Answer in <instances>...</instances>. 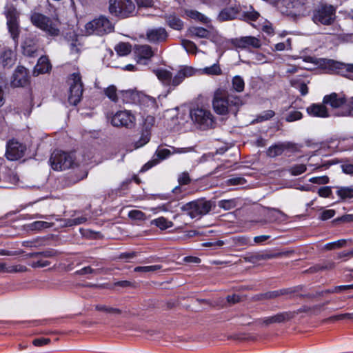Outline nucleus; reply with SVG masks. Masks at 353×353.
Returning a JSON list of instances; mask_svg holds the SVG:
<instances>
[{"label":"nucleus","instance_id":"7ed1b4c3","mask_svg":"<svg viewBox=\"0 0 353 353\" xmlns=\"http://www.w3.org/2000/svg\"><path fill=\"white\" fill-rule=\"evenodd\" d=\"M240 103L239 97L230 96L225 89L219 88L214 92L212 105L217 114H226L229 111L234 112L233 106H238Z\"/></svg>","mask_w":353,"mask_h":353},{"label":"nucleus","instance_id":"e433bc0d","mask_svg":"<svg viewBox=\"0 0 353 353\" xmlns=\"http://www.w3.org/2000/svg\"><path fill=\"white\" fill-rule=\"evenodd\" d=\"M115 50L119 56H125L131 51V46L127 43H120L115 46Z\"/></svg>","mask_w":353,"mask_h":353},{"label":"nucleus","instance_id":"864d4df0","mask_svg":"<svg viewBox=\"0 0 353 353\" xmlns=\"http://www.w3.org/2000/svg\"><path fill=\"white\" fill-rule=\"evenodd\" d=\"M172 148L170 149L163 148L159 149L157 151V157L161 159H165L171 154H172Z\"/></svg>","mask_w":353,"mask_h":353},{"label":"nucleus","instance_id":"a878e982","mask_svg":"<svg viewBox=\"0 0 353 353\" xmlns=\"http://www.w3.org/2000/svg\"><path fill=\"white\" fill-rule=\"evenodd\" d=\"M155 74L163 83L172 85V75L170 71L161 69L157 70Z\"/></svg>","mask_w":353,"mask_h":353},{"label":"nucleus","instance_id":"79ce46f5","mask_svg":"<svg viewBox=\"0 0 353 353\" xmlns=\"http://www.w3.org/2000/svg\"><path fill=\"white\" fill-rule=\"evenodd\" d=\"M303 117L301 112L298 110L290 111L285 116V120L288 122H293L295 121L300 120Z\"/></svg>","mask_w":353,"mask_h":353},{"label":"nucleus","instance_id":"bb28decb","mask_svg":"<svg viewBox=\"0 0 353 353\" xmlns=\"http://www.w3.org/2000/svg\"><path fill=\"white\" fill-rule=\"evenodd\" d=\"M290 318L288 314L281 313L277 314L274 316H268L263 319V323L268 325L274 323H281Z\"/></svg>","mask_w":353,"mask_h":353},{"label":"nucleus","instance_id":"2f4dec72","mask_svg":"<svg viewBox=\"0 0 353 353\" xmlns=\"http://www.w3.org/2000/svg\"><path fill=\"white\" fill-rule=\"evenodd\" d=\"M232 90L237 92H241L245 88V82L243 79L239 75L234 77L232 79Z\"/></svg>","mask_w":353,"mask_h":353},{"label":"nucleus","instance_id":"c9c22d12","mask_svg":"<svg viewBox=\"0 0 353 353\" xmlns=\"http://www.w3.org/2000/svg\"><path fill=\"white\" fill-rule=\"evenodd\" d=\"M237 205L235 199L221 200L218 202V206L225 210H229L234 208Z\"/></svg>","mask_w":353,"mask_h":353},{"label":"nucleus","instance_id":"338daca9","mask_svg":"<svg viewBox=\"0 0 353 353\" xmlns=\"http://www.w3.org/2000/svg\"><path fill=\"white\" fill-rule=\"evenodd\" d=\"M49 342H50V339H49L39 338V339H34L33 341V344L35 346H42V345H44L46 344H48Z\"/></svg>","mask_w":353,"mask_h":353},{"label":"nucleus","instance_id":"9d476101","mask_svg":"<svg viewBox=\"0 0 353 353\" xmlns=\"http://www.w3.org/2000/svg\"><path fill=\"white\" fill-rule=\"evenodd\" d=\"M73 155L61 151H54L50 161L52 168L54 170H63L72 167Z\"/></svg>","mask_w":353,"mask_h":353},{"label":"nucleus","instance_id":"c756f323","mask_svg":"<svg viewBox=\"0 0 353 353\" xmlns=\"http://www.w3.org/2000/svg\"><path fill=\"white\" fill-rule=\"evenodd\" d=\"M336 194L343 200L353 198V189L350 187H337Z\"/></svg>","mask_w":353,"mask_h":353},{"label":"nucleus","instance_id":"1a4fd4ad","mask_svg":"<svg viewBox=\"0 0 353 353\" xmlns=\"http://www.w3.org/2000/svg\"><path fill=\"white\" fill-rule=\"evenodd\" d=\"M6 17L7 19V28L10 37L17 46L18 39L21 32L19 22V14L15 8H9L6 11Z\"/></svg>","mask_w":353,"mask_h":353},{"label":"nucleus","instance_id":"ea45409f","mask_svg":"<svg viewBox=\"0 0 353 353\" xmlns=\"http://www.w3.org/2000/svg\"><path fill=\"white\" fill-rule=\"evenodd\" d=\"M235 14L236 12L233 9H225L219 13V19L220 21L230 20L234 17Z\"/></svg>","mask_w":353,"mask_h":353},{"label":"nucleus","instance_id":"a19ab883","mask_svg":"<svg viewBox=\"0 0 353 353\" xmlns=\"http://www.w3.org/2000/svg\"><path fill=\"white\" fill-rule=\"evenodd\" d=\"M168 25L173 29L181 30L183 27V22L174 16H170L168 19Z\"/></svg>","mask_w":353,"mask_h":353},{"label":"nucleus","instance_id":"4be33fe9","mask_svg":"<svg viewBox=\"0 0 353 353\" xmlns=\"http://www.w3.org/2000/svg\"><path fill=\"white\" fill-rule=\"evenodd\" d=\"M147 37L150 41L157 42L164 41L167 37V33L163 28L151 29L147 32Z\"/></svg>","mask_w":353,"mask_h":353},{"label":"nucleus","instance_id":"6e6552de","mask_svg":"<svg viewBox=\"0 0 353 353\" xmlns=\"http://www.w3.org/2000/svg\"><path fill=\"white\" fill-rule=\"evenodd\" d=\"M211 203L206 201H196L183 205L181 210L187 212L192 219L199 218L211 210Z\"/></svg>","mask_w":353,"mask_h":353},{"label":"nucleus","instance_id":"c03bdc74","mask_svg":"<svg viewBox=\"0 0 353 353\" xmlns=\"http://www.w3.org/2000/svg\"><path fill=\"white\" fill-rule=\"evenodd\" d=\"M52 226V224L47 221H34L30 224V227L31 230H40L45 228H48Z\"/></svg>","mask_w":353,"mask_h":353},{"label":"nucleus","instance_id":"49530a36","mask_svg":"<svg viewBox=\"0 0 353 353\" xmlns=\"http://www.w3.org/2000/svg\"><path fill=\"white\" fill-rule=\"evenodd\" d=\"M306 170V166L304 164H297L290 168V171L292 175L296 176L303 173Z\"/></svg>","mask_w":353,"mask_h":353},{"label":"nucleus","instance_id":"bf43d9fd","mask_svg":"<svg viewBox=\"0 0 353 353\" xmlns=\"http://www.w3.org/2000/svg\"><path fill=\"white\" fill-rule=\"evenodd\" d=\"M335 215V211L334 210H325L321 215L322 220H327L332 218Z\"/></svg>","mask_w":353,"mask_h":353},{"label":"nucleus","instance_id":"a211bd4d","mask_svg":"<svg viewBox=\"0 0 353 353\" xmlns=\"http://www.w3.org/2000/svg\"><path fill=\"white\" fill-rule=\"evenodd\" d=\"M134 54L138 63L146 64V61L153 56V52L149 46H137Z\"/></svg>","mask_w":353,"mask_h":353},{"label":"nucleus","instance_id":"8fccbe9b","mask_svg":"<svg viewBox=\"0 0 353 353\" xmlns=\"http://www.w3.org/2000/svg\"><path fill=\"white\" fill-rule=\"evenodd\" d=\"M160 268L159 265L139 266L134 268V271L137 272H154Z\"/></svg>","mask_w":353,"mask_h":353},{"label":"nucleus","instance_id":"4c0bfd02","mask_svg":"<svg viewBox=\"0 0 353 353\" xmlns=\"http://www.w3.org/2000/svg\"><path fill=\"white\" fill-rule=\"evenodd\" d=\"M192 35L200 38H208L210 36V32L201 27H194L190 29Z\"/></svg>","mask_w":353,"mask_h":353},{"label":"nucleus","instance_id":"680f3d73","mask_svg":"<svg viewBox=\"0 0 353 353\" xmlns=\"http://www.w3.org/2000/svg\"><path fill=\"white\" fill-rule=\"evenodd\" d=\"M274 116V112L271 110L263 112L259 117L260 121L268 120Z\"/></svg>","mask_w":353,"mask_h":353},{"label":"nucleus","instance_id":"473e14b6","mask_svg":"<svg viewBox=\"0 0 353 353\" xmlns=\"http://www.w3.org/2000/svg\"><path fill=\"white\" fill-rule=\"evenodd\" d=\"M286 148L287 145L285 143L274 145L268 149L267 152L268 155L270 157H274L276 156L280 155Z\"/></svg>","mask_w":353,"mask_h":353},{"label":"nucleus","instance_id":"774afa93","mask_svg":"<svg viewBox=\"0 0 353 353\" xmlns=\"http://www.w3.org/2000/svg\"><path fill=\"white\" fill-rule=\"evenodd\" d=\"M137 4L140 7H152L154 4L152 0H139Z\"/></svg>","mask_w":353,"mask_h":353},{"label":"nucleus","instance_id":"09e8293b","mask_svg":"<svg viewBox=\"0 0 353 353\" xmlns=\"http://www.w3.org/2000/svg\"><path fill=\"white\" fill-rule=\"evenodd\" d=\"M291 49V39H288L285 42L278 43L274 46V50L276 51H283L284 50Z\"/></svg>","mask_w":353,"mask_h":353},{"label":"nucleus","instance_id":"0e129e2a","mask_svg":"<svg viewBox=\"0 0 353 353\" xmlns=\"http://www.w3.org/2000/svg\"><path fill=\"white\" fill-rule=\"evenodd\" d=\"M352 288H353V284H352V285H340V286L335 287L334 289L332 290V291H330V292L338 293V292H340L341 291L350 290V289H352Z\"/></svg>","mask_w":353,"mask_h":353},{"label":"nucleus","instance_id":"b1692460","mask_svg":"<svg viewBox=\"0 0 353 353\" xmlns=\"http://www.w3.org/2000/svg\"><path fill=\"white\" fill-rule=\"evenodd\" d=\"M1 61L4 67L10 68L14 64L16 56L11 50H6L1 54Z\"/></svg>","mask_w":353,"mask_h":353},{"label":"nucleus","instance_id":"412c9836","mask_svg":"<svg viewBox=\"0 0 353 353\" xmlns=\"http://www.w3.org/2000/svg\"><path fill=\"white\" fill-rule=\"evenodd\" d=\"M50 70L51 65L48 57H41L34 68L33 74L37 76L40 74L48 72Z\"/></svg>","mask_w":353,"mask_h":353},{"label":"nucleus","instance_id":"0eeeda50","mask_svg":"<svg viewBox=\"0 0 353 353\" xmlns=\"http://www.w3.org/2000/svg\"><path fill=\"white\" fill-rule=\"evenodd\" d=\"M135 10L132 0H110L109 10L116 17L125 18L130 16Z\"/></svg>","mask_w":353,"mask_h":353},{"label":"nucleus","instance_id":"de8ad7c7","mask_svg":"<svg viewBox=\"0 0 353 353\" xmlns=\"http://www.w3.org/2000/svg\"><path fill=\"white\" fill-rule=\"evenodd\" d=\"M128 216L130 219H136V220H145L146 219L145 214L137 210H133L129 212Z\"/></svg>","mask_w":353,"mask_h":353},{"label":"nucleus","instance_id":"4d7b16f0","mask_svg":"<svg viewBox=\"0 0 353 353\" xmlns=\"http://www.w3.org/2000/svg\"><path fill=\"white\" fill-rule=\"evenodd\" d=\"M193 151V148L192 147H187V148H175L172 147V154H183V153H188Z\"/></svg>","mask_w":353,"mask_h":353},{"label":"nucleus","instance_id":"37998d69","mask_svg":"<svg viewBox=\"0 0 353 353\" xmlns=\"http://www.w3.org/2000/svg\"><path fill=\"white\" fill-rule=\"evenodd\" d=\"M105 95L112 101H118L117 88L114 85H110L105 90Z\"/></svg>","mask_w":353,"mask_h":353},{"label":"nucleus","instance_id":"e2e57ef3","mask_svg":"<svg viewBox=\"0 0 353 353\" xmlns=\"http://www.w3.org/2000/svg\"><path fill=\"white\" fill-rule=\"evenodd\" d=\"M341 168L344 173L353 175V163H344L341 165Z\"/></svg>","mask_w":353,"mask_h":353},{"label":"nucleus","instance_id":"ddd939ff","mask_svg":"<svg viewBox=\"0 0 353 353\" xmlns=\"http://www.w3.org/2000/svg\"><path fill=\"white\" fill-rule=\"evenodd\" d=\"M135 116L128 110L117 112L111 119V123L116 127L131 128L135 123Z\"/></svg>","mask_w":353,"mask_h":353},{"label":"nucleus","instance_id":"20e7f679","mask_svg":"<svg viewBox=\"0 0 353 353\" xmlns=\"http://www.w3.org/2000/svg\"><path fill=\"white\" fill-rule=\"evenodd\" d=\"M32 23L48 36L57 37L60 34L61 22L58 17H48L42 14L34 12L31 14Z\"/></svg>","mask_w":353,"mask_h":353},{"label":"nucleus","instance_id":"f03ea898","mask_svg":"<svg viewBox=\"0 0 353 353\" xmlns=\"http://www.w3.org/2000/svg\"><path fill=\"white\" fill-rule=\"evenodd\" d=\"M323 103L331 107L336 116L353 117V97L346 98L333 92L323 97Z\"/></svg>","mask_w":353,"mask_h":353},{"label":"nucleus","instance_id":"3c124183","mask_svg":"<svg viewBox=\"0 0 353 353\" xmlns=\"http://www.w3.org/2000/svg\"><path fill=\"white\" fill-rule=\"evenodd\" d=\"M309 181L319 185L327 184L329 182V178L327 176H315L309 179Z\"/></svg>","mask_w":353,"mask_h":353},{"label":"nucleus","instance_id":"423d86ee","mask_svg":"<svg viewBox=\"0 0 353 353\" xmlns=\"http://www.w3.org/2000/svg\"><path fill=\"white\" fill-rule=\"evenodd\" d=\"M335 14L336 9L333 6L321 3L314 10L312 19L316 24L328 26L334 21Z\"/></svg>","mask_w":353,"mask_h":353},{"label":"nucleus","instance_id":"393cba45","mask_svg":"<svg viewBox=\"0 0 353 353\" xmlns=\"http://www.w3.org/2000/svg\"><path fill=\"white\" fill-rule=\"evenodd\" d=\"M26 271V267L22 265H8L0 263V273H14Z\"/></svg>","mask_w":353,"mask_h":353},{"label":"nucleus","instance_id":"13d9d810","mask_svg":"<svg viewBox=\"0 0 353 353\" xmlns=\"http://www.w3.org/2000/svg\"><path fill=\"white\" fill-rule=\"evenodd\" d=\"M150 210L153 212V213L157 214L159 212H173L172 208H168V205H165V204L160 205L156 208H151Z\"/></svg>","mask_w":353,"mask_h":353},{"label":"nucleus","instance_id":"4468645a","mask_svg":"<svg viewBox=\"0 0 353 353\" xmlns=\"http://www.w3.org/2000/svg\"><path fill=\"white\" fill-rule=\"evenodd\" d=\"M155 124V118L148 115L143 119L142 133L139 140L135 143L134 148H139L145 145L150 139V131Z\"/></svg>","mask_w":353,"mask_h":353},{"label":"nucleus","instance_id":"f3484780","mask_svg":"<svg viewBox=\"0 0 353 353\" xmlns=\"http://www.w3.org/2000/svg\"><path fill=\"white\" fill-rule=\"evenodd\" d=\"M326 104L323 102L321 103H313L307 108V112L311 117L326 118L330 116V112L326 108ZM327 105H328L327 104Z\"/></svg>","mask_w":353,"mask_h":353},{"label":"nucleus","instance_id":"9b49d317","mask_svg":"<svg viewBox=\"0 0 353 353\" xmlns=\"http://www.w3.org/2000/svg\"><path fill=\"white\" fill-rule=\"evenodd\" d=\"M70 94L68 101L72 105H77L81 100L83 94V84L79 72L73 73L70 79Z\"/></svg>","mask_w":353,"mask_h":353},{"label":"nucleus","instance_id":"cd10ccee","mask_svg":"<svg viewBox=\"0 0 353 353\" xmlns=\"http://www.w3.org/2000/svg\"><path fill=\"white\" fill-rule=\"evenodd\" d=\"M199 72L201 74L209 76L220 75L222 74V70L218 63H214L211 66L200 69Z\"/></svg>","mask_w":353,"mask_h":353},{"label":"nucleus","instance_id":"f8f14e48","mask_svg":"<svg viewBox=\"0 0 353 353\" xmlns=\"http://www.w3.org/2000/svg\"><path fill=\"white\" fill-rule=\"evenodd\" d=\"M192 121L198 123L201 128H210L213 125V117L210 111L204 108H194L190 112Z\"/></svg>","mask_w":353,"mask_h":353},{"label":"nucleus","instance_id":"69168bd1","mask_svg":"<svg viewBox=\"0 0 353 353\" xmlns=\"http://www.w3.org/2000/svg\"><path fill=\"white\" fill-rule=\"evenodd\" d=\"M254 63H262L266 62V58L264 54L261 53H256L254 57Z\"/></svg>","mask_w":353,"mask_h":353},{"label":"nucleus","instance_id":"aec40b11","mask_svg":"<svg viewBox=\"0 0 353 353\" xmlns=\"http://www.w3.org/2000/svg\"><path fill=\"white\" fill-rule=\"evenodd\" d=\"M234 44L239 48H247L250 46L258 48L261 46V41L254 37H243L236 39Z\"/></svg>","mask_w":353,"mask_h":353},{"label":"nucleus","instance_id":"72a5a7b5","mask_svg":"<svg viewBox=\"0 0 353 353\" xmlns=\"http://www.w3.org/2000/svg\"><path fill=\"white\" fill-rule=\"evenodd\" d=\"M348 241H350V240L340 239L336 241L327 243L324 248L328 250L339 249L345 247Z\"/></svg>","mask_w":353,"mask_h":353},{"label":"nucleus","instance_id":"a18cd8bd","mask_svg":"<svg viewBox=\"0 0 353 353\" xmlns=\"http://www.w3.org/2000/svg\"><path fill=\"white\" fill-rule=\"evenodd\" d=\"M182 46L188 53L195 54L196 52L197 48L196 45L191 41H182Z\"/></svg>","mask_w":353,"mask_h":353},{"label":"nucleus","instance_id":"6e6d98bb","mask_svg":"<svg viewBox=\"0 0 353 353\" xmlns=\"http://www.w3.org/2000/svg\"><path fill=\"white\" fill-rule=\"evenodd\" d=\"M332 190L330 187L325 186L319 189L318 194L320 196L327 198L332 194Z\"/></svg>","mask_w":353,"mask_h":353},{"label":"nucleus","instance_id":"5701e85b","mask_svg":"<svg viewBox=\"0 0 353 353\" xmlns=\"http://www.w3.org/2000/svg\"><path fill=\"white\" fill-rule=\"evenodd\" d=\"M291 85L299 90L301 95L305 96L308 93L307 84L310 81L305 78H294L291 80Z\"/></svg>","mask_w":353,"mask_h":353},{"label":"nucleus","instance_id":"f704fd0d","mask_svg":"<svg viewBox=\"0 0 353 353\" xmlns=\"http://www.w3.org/2000/svg\"><path fill=\"white\" fill-rule=\"evenodd\" d=\"M96 309L98 311L103 312L112 315H119L122 313L120 309L109 307L105 305H97Z\"/></svg>","mask_w":353,"mask_h":353},{"label":"nucleus","instance_id":"2eb2a0df","mask_svg":"<svg viewBox=\"0 0 353 353\" xmlns=\"http://www.w3.org/2000/svg\"><path fill=\"white\" fill-rule=\"evenodd\" d=\"M26 151V146L19 142L12 140L7 144L6 155L8 159L15 161L21 158Z\"/></svg>","mask_w":353,"mask_h":353},{"label":"nucleus","instance_id":"052dcab7","mask_svg":"<svg viewBox=\"0 0 353 353\" xmlns=\"http://www.w3.org/2000/svg\"><path fill=\"white\" fill-rule=\"evenodd\" d=\"M179 184L186 185L190 182V177L188 172L181 173L178 178Z\"/></svg>","mask_w":353,"mask_h":353},{"label":"nucleus","instance_id":"5fc2aeb1","mask_svg":"<svg viewBox=\"0 0 353 353\" xmlns=\"http://www.w3.org/2000/svg\"><path fill=\"white\" fill-rule=\"evenodd\" d=\"M245 183V180L242 177H233L226 181L228 185H243Z\"/></svg>","mask_w":353,"mask_h":353},{"label":"nucleus","instance_id":"7c9ffc66","mask_svg":"<svg viewBox=\"0 0 353 353\" xmlns=\"http://www.w3.org/2000/svg\"><path fill=\"white\" fill-rule=\"evenodd\" d=\"M140 103L142 105L149 108L150 109H156L157 108L155 99L148 95L142 94L140 97Z\"/></svg>","mask_w":353,"mask_h":353},{"label":"nucleus","instance_id":"603ef678","mask_svg":"<svg viewBox=\"0 0 353 353\" xmlns=\"http://www.w3.org/2000/svg\"><path fill=\"white\" fill-rule=\"evenodd\" d=\"M23 54L30 57L34 55L36 52V48L34 46L28 45L26 42L23 44Z\"/></svg>","mask_w":353,"mask_h":353},{"label":"nucleus","instance_id":"6ab92c4d","mask_svg":"<svg viewBox=\"0 0 353 353\" xmlns=\"http://www.w3.org/2000/svg\"><path fill=\"white\" fill-rule=\"evenodd\" d=\"M196 72V70L192 67H182L175 74V76L172 77V85L177 86L183 81L185 78L194 75Z\"/></svg>","mask_w":353,"mask_h":353},{"label":"nucleus","instance_id":"39448f33","mask_svg":"<svg viewBox=\"0 0 353 353\" xmlns=\"http://www.w3.org/2000/svg\"><path fill=\"white\" fill-rule=\"evenodd\" d=\"M112 30L113 26L109 19L105 17L100 16L88 22L84 26V28L81 30L80 35H103L111 32Z\"/></svg>","mask_w":353,"mask_h":353},{"label":"nucleus","instance_id":"c85d7f7f","mask_svg":"<svg viewBox=\"0 0 353 353\" xmlns=\"http://www.w3.org/2000/svg\"><path fill=\"white\" fill-rule=\"evenodd\" d=\"M152 224L154 225L161 230H166L173 226V223L163 216H161L152 220Z\"/></svg>","mask_w":353,"mask_h":353},{"label":"nucleus","instance_id":"dca6fc26","mask_svg":"<svg viewBox=\"0 0 353 353\" xmlns=\"http://www.w3.org/2000/svg\"><path fill=\"white\" fill-rule=\"evenodd\" d=\"M28 70L23 66H19L15 70L11 78L10 84L12 87H24L29 83Z\"/></svg>","mask_w":353,"mask_h":353},{"label":"nucleus","instance_id":"f257e3e1","mask_svg":"<svg viewBox=\"0 0 353 353\" xmlns=\"http://www.w3.org/2000/svg\"><path fill=\"white\" fill-rule=\"evenodd\" d=\"M303 61L316 65L327 73H336L350 79L353 77V64L351 63L326 59H317L312 57H305Z\"/></svg>","mask_w":353,"mask_h":353},{"label":"nucleus","instance_id":"58836bf2","mask_svg":"<svg viewBox=\"0 0 353 353\" xmlns=\"http://www.w3.org/2000/svg\"><path fill=\"white\" fill-rule=\"evenodd\" d=\"M186 14L191 19L198 20L203 23H206L208 21V18L206 17L196 10H188L186 11Z\"/></svg>","mask_w":353,"mask_h":353}]
</instances>
